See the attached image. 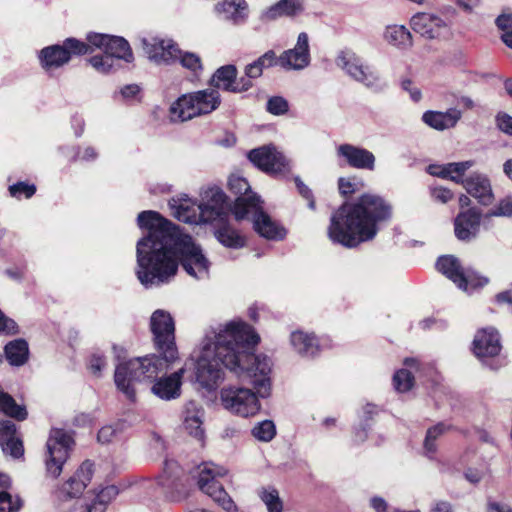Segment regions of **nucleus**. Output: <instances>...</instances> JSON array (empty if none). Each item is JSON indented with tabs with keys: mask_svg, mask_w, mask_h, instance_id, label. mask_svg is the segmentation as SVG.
<instances>
[{
	"mask_svg": "<svg viewBox=\"0 0 512 512\" xmlns=\"http://www.w3.org/2000/svg\"><path fill=\"white\" fill-rule=\"evenodd\" d=\"M481 213L472 208L460 213L454 222L455 235L459 240H470L474 238L479 230Z\"/></svg>",
	"mask_w": 512,
	"mask_h": 512,
	"instance_id": "nucleus-28",
	"label": "nucleus"
},
{
	"mask_svg": "<svg viewBox=\"0 0 512 512\" xmlns=\"http://www.w3.org/2000/svg\"><path fill=\"white\" fill-rule=\"evenodd\" d=\"M221 401L225 409L242 417L255 415L260 409L256 394L247 388H224L221 391Z\"/></svg>",
	"mask_w": 512,
	"mask_h": 512,
	"instance_id": "nucleus-11",
	"label": "nucleus"
},
{
	"mask_svg": "<svg viewBox=\"0 0 512 512\" xmlns=\"http://www.w3.org/2000/svg\"><path fill=\"white\" fill-rule=\"evenodd\" d=\"M9 192L12 197L21 198L24 196L25 198L32 197L36 192V187L34 185H29L25 182H18L9 187Z\"/></svg>",
	"mask_w": 512,
	"mask_h": 512,
	"instance_id": "nucleus-50",
	"label": "nucleus"
},
{
	"mask_svg": "<svg viewBox=\"0 0 512 512\" xmlns=\"http://www.w3.org/2000/svg\"><path fill=\"white\" fill-rule=\"evenodd\" d=\"M497 123H498V127L501 131L512 135V117L511 116H509L507 114L499 115L497 117Z\"/></svg>",
	"mask_w": 512,
	"mask_h": 512,
	"instance_id": "nucleus-62",
	"label": "nucleus"
},
{
	"mask_svg": "<svg viewBox=\"0 0 512 512\" xmlns=\"http://www.w3.org/2000/svg\"><path fill=\"white\" fill-rule=\"evenodd\" d=\"M302 9L301 0H280L265 13V17L267 19H274L282 15L293 16L301 12Z\"/></svg>",
	"mask_w": 512,
	"mask_h": 512,
	"instance_id": "nucleus-40",
	"label": "nucleus"
},
{
	"mask_svg": "<svg viewBox=\"0 0 512 512\" xmlns=\"http://www.w3.org/2000/svg\"><path fill=\"white\" fill-rule=\"evenodd\" d=\"M462 117V112L456 108H450L445 112L426 111L422 115V121L429 127L443 131L456 126Z\"/></svg>",
	"mask_w": 512,
	"mask_h": 512,
	"instance_id": "nucleus-29",
	"label": "nucleus"
},
{
	"mask_svg": "<svg viewBox=\"0 0 512 512\" xmlns=\"http://www.w3.org/2000/svg\"><path fill=\"white\" fill-rule=\"evenodd\" d=\"M248 158L255 166L271 175H282L290 169L289 161L274 146L253 149Z\"/></svg>",
	"mask_w": 512,
	"mask_h": 512,
	"instance_id": "nucleus-14",
	"label": "nucleus"
},
{
	"mask_svg": "<svg viewBox=\"0 0 512 512\" xmlns=\"http://www.w3.org/2000/svg\"><path fill=\"white\" fill-rule=\"evenodd\" d=\"M252 435L259 441L269 442L276 435V428L271 420L259 422L252 429Z\"/></svg>",
	"mask_w": 512,
	"mask_h": 512,
	"instance_id": "nucleus-46",
	"label": "nucleus"
},
{
	"mask_svg": "<svg viewBox=\"0 0 512 512\" xmlns=\"http://www.w3.org/2000/svg\"><path fill=\"white\" fill-rule=\"evenodd\" d=\"M336 154L350 167L370 171L374 170L375 156L365 148L352 144H341L337 147Z\"/></svg>",
	"mask_w": 512,
	"mask_h": 512,
	"instance_id": "nucleus-23",
	"label": "nucleus"
},
{
	"mask_svg": "<svg viewBox=\"0 0 512 512\" xmlns=\"http://www.w3.org/2000/svg\"><path fill=\"white\" fill-rule=\"evenodd\" d=\"M266 109L273 115H283L288 111L289 104L283 97L273 96L268 99Z\"/></svg>",
	"mask_w": 512,
	"mask_h": 512,
	"instance_id": "nucleus-49",
	"label": "nucleus"
},
{
	"mask_svg": "<svg viewBox=\"0 0 512 512\" xmlns=\"http://www.w3.org/2000/svg\"><path fill=\"white\" fill-rule=\"evenodd\" d=\"M384 39L390 45L399 49H408L412 47V35L403 25H390L384 31Z\"/></svg>",
	"mask_w": 512,
	"mask_h": 512,
	"instance_id": "nucleus-34",
	"label": "nucleus"
},
{
	"mask_svg": "<svg viewBox=\"0 0 512 512\" xmlns=\"http://www.w3.org/2000/svg\"><path fill=\"white\" fill-rule=\"evenodd\" d=\"M460 183L464 186L466 191L478 199L482 204H488L492 199V190L489 179L479 173H473L466 179H462Z\"/></svg>",
	"mask_w": 512,
	"mask_h": 512,
	"instance_id": "nucleus-30",
	"label": "nucleus"
},
{
	"mask_svg": "<svg viewBox=\"0 0 512 512\" xmlns=\"http://www.w3.org/2000/svg\"><path fill=\"white\" fill-rule=\"evenodd\" d=\"M179 59L181 65L192 71L193 73H197L198 71L202 70V63L200 57L191 52H182L180 50V54L176 57V60Z\"/></svg>",
	"mask_w": 512,
	"mask_h": 512,
	"instance_id": "nucleus-48",
	"label": "nucleus"
},
{
	"mask_svg": "<svg viewBox=\"0 0 512 512\" xmlns=\"http://www.w3.org/2000/svg\"><path fill=\"white\" fill-rule=\"evenodd\" d=\"M74 445L72 436L63 429H52L46 443L45 466L48 476H60Z\"/></svg>",
	"mask_w": 512,
	"mask_h": 512,
	"instance_id": "nucleus-9",
	"label": "nucleus"
},
{
	"mask_svg": "<svg viewBox=\"0 0 512 512\" xmlns=\"http://www.w3.org/2000/svg\"><path fill=\"white\" fill-rule=\"evenodd\" d=\"M235 321L237 328H233L234 331H243L245 333V338H248V336L250 337V335L255 336L256 338L253 343H250L245 339L241 342L237 341V339H232L234 341L235 353H237L239 358H241L239 365L236 367L235 373L240 377L244 374L250 377L257 393L261 397H266L269 395L270 391L269 374L271 372V360L267 356L254 355L252 353V350L260 340L259 336L247 323L241 320Z\"/></svg>",
	"mask_w": 512,
	"mask_h": 512,
	"instance_id": "nucleus-5",
	"label": "nucleus"
},
{
	"mask_svg": "<svg viewBox=\"0 0 512 512\" xmlns=\"http://www.w3.org/2000/svg\"><path fill=\"white\" fill-rule=\"evenodd\" d=\"M247 9L245 0H225L216 5V10L220 14H224L226 19H232L235 23L244 20Z\"/></svg>",
	"mask_w": 512,
	"mask_h": 512,
	"instance_id": "nucleus-36",
	"label": "nucleus"
},
{
	"mask_svg": "<svg viewBox=\"0 0 512 512\" xmlns=\"http://www.w3.org/2000/svg\"><path fill=\"white\" fill-rule=\"evenodd\" d=\"M118 492V488L114 485L104 487L98 492L93 503L88 506L87 512H105L107 504L118 495Z\"/></svg>",
	"mask_w": 512,
	"mask_h": 512,
	"instance_id": "nucleus-42",
	"label": "nucleus"
},
{
	"mask_svg": "<svg viewBox=\"0 0 512 512\" xmlns=\"http://www.w3.org/2000/svg\"><path fill=\"white\" fill-rule=\"evenodd\" d=\"M0 446L5 454L20 458L24 453L22 440L17 435V427L11 420L0 421Z\"/></svg>",
	"mask_w": 512,
	"mask_h": 512,
	"instance_id": "nucleus-27",
	"label": "nucleus"
},
{
	"mask_svg": "<svg viewBox=\"0 0 512 512\" xmlns=\"http://www.w3.org/2000/svg\"><path fill=\"white\" fill-rule=\"evenodd\" d=\"M0 410L7 416L18 421L27 418V411L24 406L18 405L13 397L0 389Z\"/></svg>",
	"mask_w": 512,
	"mask_h": 512,
	"instance_id": "nucleus-41",
	"label": "nucleus"
},
{
	"mask_svg": "<svg viewBox=\"0 0 512 512\" xmlns=\"http://www.w3.org/2000/svg\"><path fill=\"white\" fill-rule=\"evenodd\" d=\"M259 497L265 504L268 512H282L283 503L279 497L278 491L275 488H262L259 491Z\"/></svg>",
	"mask_w": 512,
	"mask_h": 512,
	"instance_id": "nucleus-45",
	"label": "nucleus"
},
{
	"mask_svg": "<svg viewBox=\"0 0 512 512\" xmlns=\"http://www.w3.org/2000/svg\"><path fill=\"white\" fill-rule=\"evenodd\" d=\"M89 46L87 43L79 41L75 38H68L64 45H54L42 49L40 60L42 66L47 69L58 68L70 60L71 54L83 55L88 53Z\"/></svg>",
	"mask_w": 512,
	"mask_h": 512,
	"instance_id": "nucleus-13",
	"label": "nucleus"
},
{
	"mask_svg": "<svg viewBox=\"0 0 512 512\" xmlns=\"http://www.w3.org/2000/svg\"><path fill=\"white\" fill-rule=\"evenodd\" d=\"M203 415V409L195 401H189L185 404L183 410V426L190 435L198 440H201L204 435L202 429Z\"/></svg>",
	"mask_w": 512,
	"mask_h": 512,
	"instance_id": "nucleus-31",
	"label": "nucleus"
},
{
	"mask_svg": "<svg viewBox=\"0 0 512 512\" xmlns=\"http://www.w3.org/2000/svg\"><path fill=\"white\" fill-rule=\"evenodd\" d=\"M451 426L440 422L436 424L435 426L428 429L425 440H424V449L426 451V454L429 455V457H432V455L436 452L437 446H436V440L439 436L450 430Z\"/></svg>",
	"mask_w": 512,
	"mask_h": 512,
	"instance_id": "nucleus-44",
	"label": "nucleus"
},
{
	"mask_svg": "<svg viewBox=\"0 0 512 512\" xmlns=\"http://www.w3.org/2000/svg\"><path fill=\"white\" fill-rule=\"evenodd\" d=\"M169 206L172 210V215L179 221L188 224H200L204 222V212L201 209L200 203L183 196L180 198H173L169 201Z\"/></svg>",
	"mask_w": 512,
	"mask_h": 512,
	"instance_id": "nucleus-25",
	"label": "nucleus"
},
{
	"mask_svg": "<svg viewBox=\"0 0 512 512\" xmlns=\"http://www.w3.org/2000/svg\"><path fill=\"white\" fill-rule=\"evenodd\" d=\"M461 277L463 281H458L456 285L465 291L481 288L488 283L487 277L479 275L471 268H464Z\"/></svg>",
	"mask_w": 512,
	"mask_h": 512,
	"instance_id": "nucleus-43",
	"label": "nucleus"
},
{
	"mask_svg": "<svg viewBox=\"0 0 512 512\" xmlns=\"http://www.w3.org/2000/svg\"><path fill=\"white\" fill-rule=\"evenodd\" d=\"M391 217L392 206L388 201L378 194L365 193L333 213L328 236L334 243L354 248L372 240L378 233V225Z\"/></svg>",
	"mask_w": 512,
	"mask_h": 512,
	"instance_id": "nucleus-3",
	"label": "nucleus"
},
{
	"mask_svg": "<svg viewBox=\"0 0 512 512\" xmlns=\"http://www.w3.org/2000/svg\"><path fill=\"white\" fill-rule=\"evenodd\" d=\"M255 61L263 68V70L265 68L272 67L277 63L279 64L278 58L272 50L267 51Z\"/></svg>",
	"mask_w": 512,
	"mask_h": 512,
	"instance_id": "nucleus-57",
	"label": "nucleus"
},
{
	"mask_svg": "<svg viewBox=\"0 0 512 512\" xmlns=\"http://www.w3.org/2000/svg\"><path fill=\"white\" fill-rule=\"evenodd\" d=\"M228 186L229 190L237 196L233 208L236 220L240 221L249 218L251 203H260V198L251 192L248 181L241 176H230Z\"/></svg>",
	"mask_w": 512,
	"mask_h": 512,
	"instance_id": "nucleus-15",
	"label": "nucleus"
},
{
	"mask_svg": "<svg viewBox=\"0 0 512 512\" xmlns=\"http://www.w3.org/2000/svg\"><path fill=\"white\" fill-rule=\"evenodd\" d=\"M139 91H140V88L138 85L130 84V85H126L125 87H123L120 90V95L124 99H130V98L136 96L139 93Z\"/></svg>",
	"mask_w": 512,
	"mask_h": 512,
	"instance_id": "nucleus-63",
	"label": "nucleus"
},
{
	"mask_svg": "<svg viewBox=\"0 0 512 512\" xmlns=\"http://www.w3.org/2000/svg\"><path fill=\"white\" fill-rule=\"evenodd\" d=\"M211 85L228 92L241 93L249 90L253 83L246 78L237 80V69L234 65L218 68L212 76Z\"/></svg>",
	"mask_w": 512,
	"mask_h": 512,
	"instance_id": "nucleus-22",
	"label": "nucleus"
},
{
	"mask_svg": "<svg viewBox=\"0 0 512 512\" xmlns=\"http://www.w3.org/2000/svg\"><path fill=\"white\" fill-rule=\"evenodd\" d=\"M226 474L227 470L224 467L212 462L203 463L199 466L198 486L203 493L211 497L226 512H238L233 499L219 482V478Z\"/></svg>",
	"mask_w": 512,
	"mask_h": 512,
	"instance_id": "nucleus-8",
	"label": "nucleus"
},
{
	"mask_svg": "<svg viewBox=\"0 0 512 512\" xmlns=\"http://www.w3.org/2000/svg\"><path fill=\"white\" fill-rule=\"evenodd\" d=\"M263 73V68L256 62H252L245 67V76L242 78L249 79L251 82L253 79L259 78Z\"/></svg>",
	"mask_w": 512,
	"mask_h": 512,
	"instance_id": "nucleus-58",
	"label": "nucleus"
},
{
	"mask_svg": "<svg viewBox=\"0 0 512 512\" xmlns=\"http://www.w3.org/2000/svg\"><path fill=\"white\" fill-rule=\"evenodd\" d=\"M142 45L148 58L156 64H170L176 61L180 49L172 40L156 37L144 38Z\"/></svg>",
	"mask_w": 512,
	"mask_h": 512,
	"instance_id": "nucleus-19",
	"label": "nucleus"
},
{
	"mask_svg": "<svg viewBox=\"0 0 512 512\" xmlns=\"http://www.w3.org/2000/svg\"><path fill=\"white\" fill-rule=\"evenodd\" d=\"M233 328H237L235 320L208 329L195 356L196 382L207 391H214L219 387L224 379L223 367L235 372L241 361L235 353L232 339L255 342V336L245 338L243 331L237 332Z\"/></svg>",
	"mask_w": 512,
	"mask_h": 512,
	"instance_id": "nucleus-4",
	"label": "nucleus"
},
{
	"mask_svg": "<svg viewBox=\"0 0 512 512\" xmlns=\"http://www.w3.org/2000/svg\"><path fill=\"white\" fill-rule=\"evenodd\" d=\"M107 362L103 355L100 354H93L90 359V369L91 371L99 375L101 371L106 367Z\"/></svg>",
	"mask_w": 512,
	"mask_h": 512,
	"instance_id": "nucleus-56",
	"label": "nucleus"
},
{
	"mask_svg": "<svg viewBox=\"0 0 512 512\" xmlns=\"http://www.w3.org/2000/svg\"><path fill=\"white\" fill-rule=\"evenodd\" d=\"M93 476V463L84 461L62 486L55 492L56 497L61 500H68L79 497L87 487Z\"/></svg>",
	"mask_w": 512,
	"mask_h": 512,
	"instance_id": "nucleus-16",
	"label": "nucleus"
},
{
	"mask_svg": "<svg viewBox=\"0 0 512 512\" xmlns=\"http://www.w3.org/2000/svg\"><path fill=\"white\" fill-rule=\"evenodd\" d=\"M87 41L89 47L94 46L103 50V54L89 59L90 64L98 72L109 73L116 70L118 60H124L127 63L134 60L130 45L123 37L90 33L87 35ZM88 52H92V50L89 48Z\"/></svg>",
	"mask_w": 512,
	"mask_h": 512,
	"instance_id": "nucleus-6",
	"label": "nucleus"
},
{
	"mask_svg": "<svg viewBox=\"0 0 512 512\" xmlns=\"http://www.w3.org/2000/svg\"><path fill=\"white\" fill-rule=\"evenodd\" d=\"M473 161L453 162L445 165L431 164L427 167V172L432 176L444 179H450L460 183L464 173L473 166Z\"/></svg>",
	"mask_w": 512,
	"mask_h": 512,
	"instance_id": "nucleus-32",
	"label": "nucleus"
},
{
	"mask_svg": "<svg viewBox=\"0 0 512 512\" xmlns=\"http://www.w3.org/2000/svg\"><path fill=\"white\" fill-rule=\"evenodd\" d=\"M430 512H452V508L447 501H436L432 505Z\"/></svg>",
	"mask_w": 512,
	"mask_h": 512,
	"instance_id": "nucleus-64",
	"label": "nucleus"
},
{
	"mask_svg": "<svg viewBox=\"0 0 512 512\" xmlns=\"http://www.w3.org/2000/svg\"><path fill=\"white\" fill-rule=\"evenodd\" d=\"M249 217L252 218L254 230L260 236L269 240H281L285 237V229L274 222L270 216L263 211L261 202L251 203Z\"/></svg>",
	"mask_w": 512,
	"mask_h": 512,
	"instance_id": "nucleus-20",
	"label": "nucleus"
},
{
	"mask_svg": "<svg viewBox=\"0 0 512 512\" xmlns=\"http://www.w3.org/2000/svg\"><path fill=\"white\" fill-rule=\"evenodd\" d=\"M279 65L284 69L301 70L310 63L308 35L302 32L298 35L293 49L284 51L278 58Z\"/></svg>",
	"mask_w": 512,
	"mask_h": 512,
	"instance_id": "nucleus-21",
	"label": "nucleus"
},
{
	"mask_svg": "<svg viewBox=\"0 0 512 512\" xmlns=\"http://www.w3.org/2000/svg\"><path fill=\"white\" fill-rule=\"evenodd\" d=\"M355 183L349 178H340L338 181L339 191L342 195H350L356 191Z\"/></svg>",
	"mask_w": 512,
	"mask_h": 512,
	"instance_id": "nucleus-61",
	"label": "nucleus"
},
{
	"mask_svg": "<svg viewBox=\"0 0 512 512\" xmlns=\"http://www.w3.org/2000/svg\"><path fill=\"white\" fill-rule=\"evenodd\" d=\"M291 343L296 351L303 356L312 357L319 350L317 339L303 332H293Z\"/></svg>",
	"mask_w": 512,
	"mask_h": 512,
	"instance_id": "nucleus-38",
	"label": "nucleus"
},
{
	"mask_svg": "<svg viewBox=\"0 0 512 512\" xmlns=\"http://www.w3.org/2000/svg\"><path fill=\"white\" fill-rule=\"evenodd\" d=\"M5 355L9 363L13 366L23 365L29 355L28 344L23 339H16L5 346Z\"/></svg>",
	"mask_w": 512,
	"mask_h": 512,
	"instance_id": "nucleus-39",
	"label": "nucleus"
},
{
	"mask_svg": "<svg viewBox=\"0 0 512 512\" xmlns=\"http://www.w3.org/2000/svg\"><path fill=\"white\" fill-rule=\"evenodd\" d=\"M157 483L166 500L179 502L188 495L187 485L183 479V470L174 460H166L162 473L157 478Z\"/></svg>",
	"mask_w": 512,
	"mask_h": 512,
	"instance_id": "nucleus-12",
	"label": "nucleus"
},
{
	"mask_svg": "<svg viewBox=\"0 0 512 512\" xmlns=\"http://www.w3.org/2000/svg\"><path fill=\"white\" fill-rule=\"evenodd\" d=\"M185 367L180 368L168 376H162L155 380L151 391L158 398L171 401L181 396L182 379Z\"/></svg>",
	"mask_w": 512,
	"mask_h": 512,
	"instance_id": "nucleus-24",
	"label": "nucleus"
},
{
	"mask_svg": "<svg viewBox=\"0 0 512 512\" xmlns=\"http://www.w3.org/2000/svg\"><path fill=\"white\" fill-rule=\"evenodd\" d=\"M11 480L6 474L0 473V487L7 489L10 487ZM23 503L19 496L13 497L6 490L0 491V512H18Z\"/></svg>",
	"mask_w": 512,
	"mask_h": 512,
	"instance_id": "nucleus-35",
	"label": "nucleus"
},
{
	"mask_svg": "<svg viewBox=\"0 0 512 512\" xmlns=\"http://www.w3.org/2000/svg\"><path fill=\"white\" fill-rule=\"evenodd\" d=\"M436 268L455 284H457L458 281H463L461 273L464 268L461 266L459 260L452 255L439 257L436 262Z\"/></svg>",
	"mask_w": 512,
	"mask_h": 512,
	"instance_id": "nucleus-37",
	"label": "nucleus"
},
{
	"mask_svg": "<svg viewBox=\"0 0 512 512\" xmlns=\"http://www.w3.org/2000/svg\"><path fill=\"white\" fill-rule=\"evenodd\" d=\"M18 327L13 319L7 318L0 310V333L16 334Z\"/></svg>",
	"mask_w": 512,
	"mask_h": 512,
	"instance_id": "nucleus-53",
	"label": "nucleus"
},
{
	"mask_svg": "<svg viewBox=\"0 0 512 512\" xmlns=\"http://www.w3.org/2000/svg\"><path fill=\"white\" fill-rule=\"evenodd\" d=\"M216 239L225 247L239 249L245 246V237L230 223L222 222L215 230Z\"/></svg>",
	"mask_w": 512,
	"mask_h": 512,
	"instance_id": "nucleus-33",
	"label": "nucleus"
},
{
	"mask_svg": "<svg viewBox=\"0 0 512 512\" xmlns=\"http://www.w3.org/2000/svg\"><path fill=\"white\" fill-rule=\"evenodd\" d=\"M118 425H107L102 427L98 432V441L101 443H109L116 436Z\"/></svg>",
	"mask_w": 512,
	"mask_h": 512,
	"instance_id": "nucleus-55",
	"label": "nucleus"
},
{
	"mask_svg": "<svg viewBox=\"0 0 512 512\" xmlns=\"http://www.w3.org/2000/svg\"><path fill=\"white\" fill-rule=\"evenodd\" d=\"M473 350L481 359L498 355L501 350L498 332L494 328L479 330L473 341Z\"/></svg>",
	"mask_w": 512,
	"mask_h": 512,
	"instance_id": "nucleus-26",
	"label": "nucleus"
},
{
	"mask_svg": "<svg viewBox=\"0 0 512 512\" xmlns=\"http://www.w3.org/2000/svg\"><path fill=\"white\" fill-rule=\"evenodd\" d=\"M147 236L137 242V277L145 287L168 283L177 273L179 263L187 274L204 279L210 262L192 237L155 211H143L137 217Z\"/></svg>",
	"mask_w": 512,
	"mask_h": 512,
	"instance_id": "nucleus-1",
	"label": "nucleus"
},
{
	"mask_svg": "<svg viewBox=\"0 0 512 512\" xmlns=\"http://www.w3.org/2000/svg\"><path fill=\"white\" fill-rule=\"evenodd\" d=\"M220 103V94L216 89H205L185 94L171 105L170 119L173 122H184L213 112Z\"/></svg>",
	"mask_w": 512,
	"mask_h": 512,
	"instance_id": "nucleus-7",
	"label": "nucleus"
},
{
	"mask_svg": "<svg viewBox=\"0 0 512 512\" xmlns=\"http://www.w3.org/2000/svg\"><path fill=\"white\" fill-rule=\"evenodd\" d=\"M295 183L299 194L308 201V207L312 210L315 209V201L311 190L301 181L299 177L295 178Z\"/></svg>",
	"mask_w": 512,
	"mask_h": 512,
	"instance_id": "nucleus-54",
	"label": "nucleus"
},
{
	"mask_svg": "<svg viewBox=\"0 0 512 512\" xmlns=\"http://www.w3.org/2000/svg\"><path fill=\"white\" fill-rule=\"evenodd\" d=\"M401 87L410 94V97L414 102H418L421 99V91L413 85V82L410 79L402 80Z\"/></svg>",
	"mask_w": 512,
	"mask_h": 512,
	"instance_id": "nucleus-59",
	"label": "nucleus"
},
{
	"mask_svg": "<svg viewBox=\"0 0 512 512\" xmlns=\"http://www.w3.org/2000/svg\"><path fill=\"white\" fill-rule=\"evenodd\" d=\"M150 329L155 348L160 356L149 355L131 359L117 365L115 370V384L130 400L135 399L134 384L136 382L145 378H156L178 359L175 322L171 314L162 309L154 311L150 318Z\"/></svg>",
	"mask_w": 512,
	"mask_h": 512,
	"instance_id": "nucleus-2",
	"label": "nucleus"
},
{
	"mask_svg": "<svg viewBox=\"0 0 512 512\" xmlns=\"http://www.w3.org/2000/svg\"><path fill=\"white\" fill-rule=\"evenodd\" d=\"M493 215L505 217L512 216V197L506 196L500 200L493 212Z\"/></svg>",
	"mask_w": 512,
	"mask_h": 512,
	"instance_id": "nucleus-52",
	"label": "nucleus"
},
{
	"mask_svg": "<svg viewBox=\"0 0 512 512\" xmlns=\"http://www.w3.org/2000/svg\"><path fill=\"white\" fill-rule=\"evenodd\" d=\"M336 65L347 75L364 86L374 90H381L382 84L379 74L370 66L365 65L362 59L353 51L345 49L338 53Z\"/></svg>",
	"mask_w": 512,
	"mask_h": 512,
	"instance_id": "nucleus-10",
	"label": "nucleus"
},
{
	"mask_svg": "<svg viewBox=\"0 0 512 512\" xmlns=\"http://www.w3.org/2000/svg\"><path fill=\"white\" fill-rule=\"evenodd\" d=\"M226 194L219 187H208L201 192L200 206L204 212V222L223 220L226 215Z\"/></svg>",
	"mask_w": 512,
	"mask_h": 512,
	"instance_id": "nucleus-18",
	"label": "nucleus"
},
{
	"mask_svg": "<svg viewBox=\"0 0 512 512\" xmlns=\"http://www.w3.org/2000/svg\"><path fill=\"white\" fill-rule=\"evenodd\" d=\"M496 24L503 32L512 31V13H503L498 16Z\"/></svg>",
	"mask_w": 512,
	"mask_h": 512,
	"instance_id": "nucleus-60",
	"label": "nucleus"
},
{
	"mask_svg": "<svg viewBox=\"0 0 512 512\" xmlns=\"http://www.w3.org/2000/svg\"><path fill=\"white\" fill-rule=\"evenodd\" d=\"M430 195L434 201L442 204L448 203L454 196L450 189L442 186L430 187Z\"/></svg>",
	"mask_w": 512,
	"mask_h": 512,
	"instance_id": "nucleus-51",
	"label": "nucleus"
},
{
	"mask_svg": "<svg viewBox=\"0 0 512 512\" xmlns=\"http://www.w3.org/2000/svg\"><path fill=\"white\" fill-rule=\"evenodd\" d=\"M410 27L414 32L427 39H437L449 32L448 24L444 19L425 12L413 15L410 19Z\"/></svg>",
	"mask_w": 512,
	"mask_h": 512,
	"instance_id": "nucleus-17",
	"label": "nucleus"
},
{
	"mask_svg": "<svg viewBox=\"0 0 512 512\" xmlns=\"http://www.w3.org/2000/svg\"><path fill=\"white\" fill-rule=\"evenodd\" d=\"M414 377L406 369L398 370L393 376V385L398 392H407L413 386Z\"/></svg>",
	"mask_w": 512,
	"mask_h": 512,
	"instance_id": "nucleus-47",
	"label": "nucleus"
}]
</instances>
